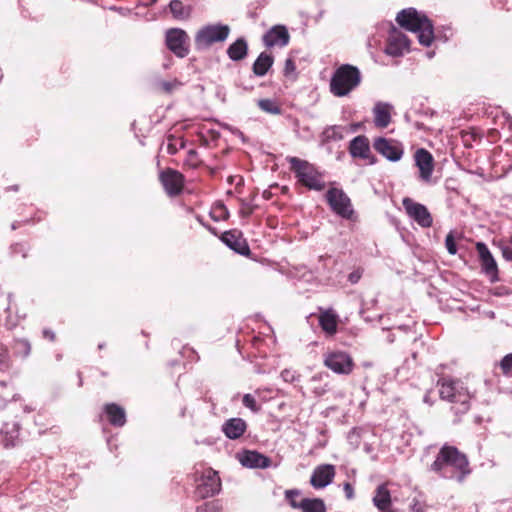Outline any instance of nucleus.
I'll list each match as a JSON object with an SVG mask.
<instances>
[{
  "instance_id": "9b49d317",
  "label": "nucleus",
  "mask_w": 512,
  "mask_h": 512,
  "mask_svg": "<svg viewBox=\"0 0 512 512\" xmlns=\"http://www.w3.org/2000/svg\"><path fill=\"white\" fill-rule=\"evenodd\" d=\"M332 210L343 218L349 219L353 214L350 199L340 189L332 188L326 194Z\"/></svg>"
},
{
  "instance_id": "412c9836",
  "label": "nucleus",
  "mask_w": 512,
  "mask_h": 512,
  "mask_svg": "<svg viewBox=\"0 0 512 512\" xmlns=\"http://www.w3.org/2000/svg\"><path fill=\"white\" fill-rule=\"evenodd\" d=\"M240 462L248 468H267L271 460L256 451H247L240 457Z\"/></svg>"
},
{
  "instance_id": "49530a36",
  "label": "nucleus",
  "mask_w": 512,
  "mask_h": 512,
  "mask_svg": "<svg viewBox=\"0 0 512 512\" xmlns=\"http://www.w3.org/2000/svg\"><path fill=\"white\" fill-rule=\"evenodd\" d=\"M177 147L175 144L173 143H168L167 144V152L171 155L175 154L177 152Z\"/></svg>"
},
{
  "instance_id": "c03bdc74",
  "label": "nucleus",
  "mask_w": 512,
  "mask_h": 512,
  "mask_svg": "<svg viewBox=\"0 0 512 512\" xmlns=\"http://www.w3.org/2000/svg\"><path fill=\"white\" fill-rule=\"evenodd\" d=\"M343 489L345 491L346 497L348 499H352L354 495V489L350 483H344Z\"/></svg>"
},
{
  "instance_id": "79ce46f5",
  "label": "nucleus",
  "mask_w": 512,
  "mask_h": 512,
  "mask_svg": "<svg viewBox=\"0 0 512 512\" xmlns=\"http://www.w3.org/2000/svg\"><path fill=\"white\" fill-rule=\"evenodd\" d=\"M196 512H221V509L216 503L208 502L199 506Z\"/></svg>"
},
{
  "instance_id": "dca6fc26",
  "label": "nucleus",
  "mask_w": 512,
  "mask_h": 512,
  "mask_svg": "<svg viewBox=\"0 0 512 512\" xmlns=\"http://www.w3.org/2000/svg\"><path fill=\"white\" fill-rule=\"evenodd\" d=\"M335 467L331 464L317 466L311 476L310 483L316 489L328 486L334 479Z\"/></svg>"
},
{
  "instance_id": "6ab92c4d",
  "label": "nucleus",
  "mask_w": 512,
  "mask_h": 512,
  "mask_svg": "<svg viewBox=\"0 0 512 512\" xmlns=\"http://www.w3.org/2000/svg\"><path fill=\"white\" fill-rule=\"evenodd\" d=\"M289 33L285 26L276 25L273 26L263 36V42L267 47L280 46L284 47L289 43Z\"/></svg>"
},
{
  "instance_id": "a19ab883",
  "label": "nucleus",
  "mask_w": 512,
  "mask_h": 512,
  "mask_svg": "<svg viewBox=\"0 0 512 512\" xmlns=\"http://www.w3.org/2000/svg\"><path fill=\"white\" fill-rule=\"evenodd\" d=\"M0 366L2 368L9 366V352L8 348L4 345H0Z\"/></svg>"
},
{
  "instance_id": "603ef678",
  "label": "nucleus",
  "mask_w": 512,
  "mask_h": 512,
  "mask_svg": "<svg viewBox=\"0 0 512 512\" xmlns=\"http://www.w3.org/2000/svg\"><path fill=\"white\" fill-rule=\"evenodd\" d=\"M195 156H196V152H195V151H193V150H191V151L189 152V157H190V158H194Z\"/></svg>"
},
{
  "instance_id": "de8ad7c7",
  "label": "nucleus",
  "mask_w": 512,
  "mask_h": 512,
  "mask_svg": "<svg viewBox=\"0 0 512 512\" xmlns=\"http://www.w3.org/2000/svg\"><path fill=\"white\" fill-rule=\"evenodd\" d=\"M43 335L44 337L49 338L51 341L55 339V334L52 331L44 330Z\"/></svg>"
},
{
  "instance_id": "7ed1b4c3",
  "label": "nucleus",
  "mask_w": 512,
  "mask_h": 512,
  "mask_svg": "<svg viewBox=\"0 0 512 512\" xmlns=\"http://www.w3.org/2000/svg\"><path fill=\"white\" fill-rule=\"evenodd\" d=\"M360 82L359 69L349 64H343L336 69L331 78L330 91L334 96L343 97L358 87Z\"/></svg>"
},
{
  "instance_id": "bb28decb",
  "label": "nucleus",
  "mask_w": 512,
  "mask_h": 512,
  "mask_svg": "<svg viewBox=\"0 0 512 512\" xmlns=\"http://www.w3.org/2000/svg\"><path fill=\"white\" fill-rule=\"evenodd\" d=\"M319 324L323 331L333 335L337 331V315L332 310L322 312L319 316Z\"/></svg>"
},
{
  "instance_id": "c756f323",
  "label": "nucleus",
  "mask_w": 512,
  "mask_h": 512,
  "mask_svg": "<svg viewBox=\"0 0 512 512\" xmlns=\"http://www.w3.org/2000/svg\"><path fill=\"white\" fill-rule=\"evenodd\" d=\"M2 433L4 434L5 437L4 445L6 447L15 446L16 440L18 439L19 435L18 426L16 424H13L10 428L9 425L6 424L2 429Z\"/></svg>"
},
{
  "instance_id": "4c0bfd02",
  "label": "nucleus",
  "mask_w": 512,
  "mask_h": 512,
  "mask_svg": "<svg viewBox=\"0 0 512 512\" xmlns=\"http://www.w3.org/2000/svg\"><path fill=\"white\" fill-rule=\"evenodd\" d=\"M445 246L449 254L455 255L457 253V246L452 232L447 234L445 239Z\"/></svg>"
},
{
  "instance_id": "9d476101",
  "label": "nucleus",
  "mask_w": 512,
  "mask_h": 512,
  "mask_svg": "<svg viewBox=\"0 0 512 512\" xmlns=\"http://www.w3.org/2000/svg\"><path fill=\"white\" fill-rule=\"evenodd\" d=\"M166 45L177 57L184 58L189 53V36L180 28H172L166 32Z\"/></svg>"
},
{
  "instance_id": "0eeeda50",
  "label": "nucleus",
  "mask_w": 512,
  "mask_h": 512,
  "mask_svg": "<svg viewBox=\"0 0 512 512\" xmlns=\"http://www.w3.org/2000/svg\"><path fill=\"white\" fill-rule=\"evenodd\" d=\"M403 208L406 214L422 228H430L433 224V218L427 207L414 201L409 197L402 200Z\"/></svg>"
},
{
  "instance_id": "09e8293b",
  "label": "nucleus",
  "mask_w": 512,
  "mask_h": 512,
  "mask_svg": "<svg viewBox=\"0 0 512 512\" xmlns=\"http://www.w3.org/2000/svg\"><path fill=\"white\" fill-rule=\"evenodd\" d=\"M336 129H337V127H331V128H329V129H327V130L325 131V134H326L328 137H330V132L334 135V133H335Z\"/></svg>"
},
{
  "instance_id": "4468645a",
  "label": "nucleus",
  "mask_w": 512,
  "mask_h": 512,
  "mask_svg": "<svg viewBox=\"0 0 512 512\" xmlns=\"http://www.w3.org/2000/svg\"><path fill=\"white\" fill-rule=\"evenodd\" d=\"M409 51V40L406 35L396 28H392L387 38L385 53L393 57L402 56Z\"/></svg>"
},
{
  "instance_id": "1a4fd4ad",
  "label": "nucleus",
  "mask_w": 512,
  "mask_h": 512,
  "mask_svg": "<svg viewBox=\"0 0 512 512\" xmlns=\"http://www.w3.org/2000/svg\"><path fill=\"white\" fill-rule=\"evenodd\" d=\"M324 364L337 374L348 375L354 368L352 357L343 351H331L325 354Z\"/></svg>"
},
{
  "instance_id": "7c9ffc66",
  "label": "nucleus",
  "mask_w": 512,
  "mask_h": 512,
  "mask_svg": "<svg viewBox=\"0 0 512 512\" xmlns=\"http://www.w3.org/2000/svg\"><path fill=\"white\" fill-rule=\"evenodd\" d=\"M210 214L215 221L227 220L229 217V211L223 203H216Z\"/></svg>"
},
{
  "instance_id": "39448f33",
  "label": "nucleus",
  "mask_w": 512,
  "mask_h": 512,
  "mask_svg": "<svg viewBox=\"0 0 512 512\" xmlns=\"http://www.w3.org/2000/svg\"><path fill=\"white\" fill-rule=\"evenodd\" d=\"M288 162L300 183L309 189L317 191L324 189L325 183L322 174L317 171L314 165L297 157H289Z\"/></svg>"
},
{
  "instance_id": "393cba45",
  "label": "nucleus",
  "mask_w": 512,
  "mask_h": 512,
  "mask_svg": "<svg viewBox=\"0 0 512 512\" xmlns=\"http://www.w3.org/2000/svg\"><path fill=\"white\" fill-rule=\"evenodd\" d=\"M248 53V45L244 38H239L231 45H229L227 49V54L229 58L233 61H240L247 56Z\"/></svg>"
},
{
  "instance_id": "f03ea898",
  "label": "nucleus",
  "mask_w": 512,
  "mask_h": 512,
  "mask_svg": "<svg viewBox=\"0 0 512 512\" xmlns=\"http://www.w3.org/2000/svg\"><path fill=\"white\" fill-rule=\"evenodd\" d=\"M398 24L415 34L424 46H430L434 39L433 25L428 17L415 8L403 9L397 14Z\"/></svg>"
},
{
  "instance_id": "6e6552de",
  "label": "nucleus",
  "mask_w": 512,
  "mask_h": 512,
  "mask_svg": "<svg viewBox=\"0 0 512 512\" xmlns=\"http://www.w3.org/2000/svg\"><path fill=\"white\" fill-rule=\"evenodd\" d=\"M221 481L216 471L208 468L197 480L196 495L199 498H208L220 491Z\"/></svg>"
},
{
  "instance_id": "864d4df0",
  "label": "nucleus",
  "mask_w": 512,
  "mask_h": 512,
  "mask_svg": "<svg viewBox=\"0 0 512 512\" xmlns=\"http://www.w3.org/2000/svg\"><path fill=\"white\" fill-rule=\"evenodd\" d=\"M209 231H211L213 234L217 235V233H216L215 229H213V228L209 227Z\"/></svg>"
},
{
  "instance_id": "f3484780",
  "label": "nucleus",
  "mask_w": 512,
  "mask_h": 512,
  "mask_svg": "<svg viewBox=\"0 0 512 512\" xmlns=\"http://www.w3.org/2000/svg\"><path fill=\"white\" fill-rule=\"evenodd\" d=\"M220 238L229 248L235 252L241 255H248L250 253L249 246L240 231L236 229L226 231L221 235Z\"/></svg>"
},
{
  "instance_id": "cd10ccee",
  "label": "nucleus",
  "mask_w": 512,
  "mask_h": 512,
  "mask_svg": "<svg viewBox=\"0 0 512 512\" xmlns=\"http://www.w3.org/2000/svg\"><path fill=\"white\" fill-rule=\"evenodd\" d=\"M273 64L271 55L262 52L253 64V72L256 76H264Z\"/></svg>"
},
{
  "instance_id": "e433bc0d",
  "label": "nucleus",
  "mask_w": 512,
  "mask_h": 512,
  "mask_svg": "<svg viewBox=\"0 0 512 512\" xmlns=\"http://www.w3.org/2000/svg\"><path fill=\"white\" fill-rule=\"evenodd\" d=\"M243 405L249 408L253 412H258L260 407L257 405L255 398L251 394H245L243 396Z\"/></svg>"
},
{
  "instance_id": "a18cd8bd",
  "label": "nucleus",
  "mask_w": 512,
  "mask_h": 512,
  "mask_svg": "<svg viewBox=\"0 0 512 512\" xmlns=\"http://www.w3.org/2000/svg\"><path fill=\"white\" fill-rule=\"evenodd\" d=\"M18 345H21L25 349V355H28L30 352V344L26 340H20Z\"/></svg>"
},
{
  "instance_id": "f704fd0d",
  "label": "nucleus",
  "mask_w": 512,
  "mask_h": 512,
  "mask_svg": "<svg viewBox=\"0 0 512 512\" xmlns=\"http://www.w3.org/2000/svg\"><path fill=\"white\" fill-rule=\"evenodd\" d=\"M181 85V82L177 79H172L169 81L162 80L158 82L159 89L166 93L173 92L174 90L178 89Z\"/></svg>"
},
{
  "instance_id": "473e14b6",
  "label": "nucleus",
  "mask_w": 512,
  "mask_h": 512,
  "mask_svg": "<svg viewBox=\"0 0 512 512\" xmlns=\"http://www.w3.org/2000/svg\"><path fill=\"white\" fill-rule=\"evenodd\" d=\"M10 398L16 400V394H14V388L10 386L6 381L0 380V400L3 402L8 401Z\"/></svg>"
},
{
  "instance_id": "f8f14e48",
  "label": "nucleus",
  "mask_w": 512,
  "mask_h": 512,
  "mask_svg": "<svg viewBox=\"0 0 512 512\" xmlns=\"http://www.w3.org/2000/svg\"><path fill=\"white\" fill-rule=\"evenodd\" d=\"M373 147L379 154L392 162L399 161L404 153L403 147L399 142L383 137L376 138Z\"/></svg>"
},
{
  "instance_id": "8fccbe9b",
  "label": "nucleus",
  "mask_w": 512,
  "mask_h": 512,
  "mask_svg": "<svg viewBox=\"0 0 512 512\" xmlns=\"http://www.w3.org/2000/svg\"><path fill=\"white\" fill-rule=\"evenodd\" d=\"M359 276L355 275V274H351L349 276V279L351 282L355 283L357 280H358Z\"/></svg>"
},
{
  "instance_id": "a878e982",
  "label": "nucleus",
  "mask_w": 512,
  "mask_h": 512,
  "mask_svg": "<svg viewBox=\"0 0 512 512\" xmlns=\"http://www.w3.org/2000/svg\"><path fill=\"white\" fill-rule=\"evenodd\" d=\"M374 505L381 511H388L391 506V495L386 485L378 486L373 497Z\"/></svg>"
},
{
  "instance_id": "72a5a7b5",
  "label": "nucleus",
  "mask_w": 512,
  "mask_h": 512,
  "mask_svg": "<svg viewBox=\"0 0 512 512\" xmlns=\"http://www.w3.org/2000/svg\"><path fill=\"white\" fill-rule=\"evenodd\" d=\"M171 13L177 18H184L187 16L185 6L179 0H173L169 4Z\"/></svg>"
},
{
  "instance_id": "f257e3e1",
  "label": "nucleus",
  "mask_w": 512,
  "mask_h": 512,
  "mask_svg": "<svg viewBox=\"0 0 512 512\" xmlns=\"http://www.w3.org/2000/svg\"><path fill=\"white\" fill-rule=\"evenodd\" d=\"M431 470L443 478L456 479L459 482L470 473L467 457L456 447L449 445L440 449Z\"/></svg>"
},
{
  "instance_id": "3c124183",
  "label": "nucleus",
  "mask_w": 512,
  "mask_h": 512,
  "mask_svg": "<svg viewBox=\"0 0 512 512\" xmlns=\"http://www.w3.org/2000/svg\"><path fill=\"white\" fill-rule=\"evenodd\" d=\"M288 374H289V371H283L281 375H282V377H283L285 380H287V378H288Z\"/></svg>"
},
{
  "instance_id": "a211bd4d",
  "label": "nucleus",
  "mask_w": 512,
  "mask_h": 512,
  "mask_svg": "<svg viewBox=\"0 0 512 512\" xmlns=\"http://www.w3.org/2000/svg\"><path fill=\"white\" fill-rule=\"evenodd\" d=\"M476 249L479 254L483 271L491 278L492 281L496 280L498 273L497 263L488 247L486 244L478 242L476 244Z\"/></svg>"
},
{
  "instance_id": "423d86ee",
  "label": "nucleus",
  "mask_w": 512,
  "mask_h": 512,
  "mask_svg": "<svg viewBox=\"0 0 512 512\" xmlns=\"http://www.w3.org/2000/svg\"><path fill=\"white\" fill-rule=\"evenodd\" d=\"M230 34V27L224 24H209L201 27L194 39L198 51L208 49L215 43L224 42Z\"/></svg>"
},
{
  "instance_id": "20e7f679",
  "label": "nucleus",
  "mask_w": 512,
  "mask_h": 512,
  "mask_svg": "<svg viewBox=\"0 0 512 512\" xmlns=\"http://www.w3.org/2000/svg\"><path fill=\"white\" fill-rule=\"evenodd\" d=\"M441 399L454 404L455 413H465L469 409L470 394L459 380L441 379L438 382Z\"/></svg>"
},
{
  "instance_id": "5701e85b",
  "label": "nucleus",
  "mask_w": 512,
  "mask_h": 512,
  "mask_svg": "<svg viewBox=\"0 0 512 512\" xmlns=\"http://www.w3.org/2000/svg\"><path fill=\"white\" fill-rule=\"evenodd\" d=\"M391 106L387 103H377L373 109L374 123L377 127L385 128L391 121Z\"/></svg>"
},
{
  "instance_id": "58836bf2",
  "label": "nucleus",
  "mask_w": 512,
  "mask_h": 512,
  "mask_svg": "<svg viewBox=\"0 0 512 512\" xmlns=\"http://www.w3.org/2000/svg\"><path fill=\"white\" fill-rule=\"evenodd\" d=\"M500 249H501L503 257L507 261H511L512 262V237L509 240V242L501 243L500 244Z\"/></svg>"
},
{
  "instance_id": "2eb2a0df",
  "label": "nucleus",
  "mask_w": 512,
  "mask_h": 512,
  "mask_svg": "<svg viewBox=\"0 0 512 512\" xmlns=\"http://www.w3.org/2000/svg\"><path fill=\"white\" fill-rule=\"evenodd\" d=\"M160 180L168 195L175 196L182 191L184 178L178 171L166 169L160 173Z\"/></svg>"
},
{
  "instance_id": "2f4dec72",
  "label": "nucleus",
  "mask_w": 512,
  "mask_h": 512,
  "mask_svg": "<svg viewBox=\"0 0 512 512\" xmlns=\"http://www.w3.org/2000/svg\"><path fill=\"white\" fill-rule=\"evenodd\" d=\"M258 106L261 110L270 114H279L281 112L276 101L272 99H261L258 101Z\"/></svg>"
},
{
  "instance_id": "ea45409f",
  "label": "nucleus",
  "mask_w": 512,
  "mask_h": 512,
  "mask_svg": "<svg viewBox=\"0 0 512 512\" xmlns=\"http://www.w3.org/2000/svg\"><path fill=\"white\" fill-rule=\"evenodd\" d=\"M286 498L289 500L290 505L295 509H300V501L296 500V497L299 496V491L297 490H288L286 491Z\"/></svg>"
},
{
  "instance_id": "c9c22d12",
  "label": "nucleus",
  "mask_w": 512,
  "mask_h": 512,
  "mask_svg": "<svg viewBox=\"0 0 512 512\" xmlns=\"http://www.w3.org/2000/svg\"><path fill=\"white\" fill-rule=\"evenodd\" d=\"M500 366L505 375L512 377V353L502 359Z\"/></svg>"
},
{
  "instance_id": "ddd939ff",
  "label": "nucleus",
  "mask_w": 512,
  "mask_h": 512,
  "mask_svg": "<svg viewBox=\"0 0 512 512\" xmlns=\"http://www.w3.org/2000/svg\"><path fill=\"white\" fill-rule=\"evenodd\" d=\"M414 161L419 170V179L422 182L431 183L434 171V158L432 154L426 149L420 148L414 154Z\"/></svg>"
},
{
  "instance_id": "37998d69",
  "label": "nucleus",
  "mask_w": 512,
  "mask_h": 512,
  "mask_svg": "<svg viewBox=\"0 0 512 512\" xmlns=\"http://www.w3.org/2000/svg\"><path fill=\"white\" fill-rule=\"evenodd\" d=\"M295 70H296V66H295L294 61L291 58H288L285 61V67H284L285 74L289 75V74L293 73Z\"/></svg>"
},
{
  "instance_id": "4be33fe9",
  "label": "nucleus",
  "mask_w": 512,
  "mask_h": 512,
  "mask_svg": "<svg viewBox=\"0 0 512 512\" xmlns=\"http://www.w3.org/2000/svg\"><path fill=\"white\" fill-rule=\"evenodd\" d=\"M246 422L241 418H232L223 425V432L230 439H237L243 435L246 430Z\"/></svg>"
},
{
  "instance_id": "c85d7f7f",
  "label": "nucleus",
  "mask_w": 512,
  "mask_h": 512,
  "mask_svg": "<svg viewBox=\"0 0 512 512\" xmlns=\"http://www.w3.org/2000/svg\"><path fill=\"white\" fill-rule=\"evenodd\" d=\"M300 510L302 512H326V506L322 499L303 498L300 500Z\"/></svg>"
},
{
  "instance_id": "aec40b11",
  "label": "nucleus",
  "mask_w": 512,
  "mask_h": 512,
  "mask_svg": "<svg viewBox=\"0 0 512 512\" xmlns=\"http://www.w3.org/2000/svg\"><path fill=\"white\" fill-rule=\"evenodd\" d=\"M350 153L353 157L370 160L371 164L374 163L373 157L369 147L368 139L364 136L355 137L350 143Z\"/></svg>"
},
{
  "instance_id": "b1692460",
  "label": "nucleus",
  "mask_w": 512,
  "mask_h": 512,
  "mask_svg": "<svg viewBox=\"0 0 512 512\" xmlns=\"http://www.w3.org/2000/svg\"><path fill=\"white\" fill-rule=\"evenodd\" d=\"M104 410L110 424L121 427L126 423L125 410L119 405L114 403L106 404Z\"/></svg>"
}]
</instances>
